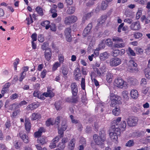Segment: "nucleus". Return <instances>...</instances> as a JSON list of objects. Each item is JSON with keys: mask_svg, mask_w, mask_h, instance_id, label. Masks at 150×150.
Segmentation results:
<instances>
[{"mask_svg": "<svg viewBox=\"0 0 150 150\" xmlns=\"http://www.w3.org/2000/svg\"><path fill=\"white\" fill-rule=\"evenodd\" d=\"M100 136H98L96 134H94L93 135V139L95 143L97 145L101 146L104 144V142L106 140V134L104 131L100 132Z\"/></svg>", "mask_w": 150, "mask_h": 150, "instance_id": "obj_1", "label": "nucleus"}, {"mask_svg": "<svg viewBox=\"0 0 150 150\" xmlns=\"http://www.w3.org/2000/svg\"><path fill=\"white\" fill-rule=\"evenodd\" d=\"M110 98L111 100L110 106L114 107L117 104L120 105L122 103L121 97L117 95H115L114 93H110Z\"/></svg>", "mask_w": 150, "mask_h": 150, "instance_id": "obj_2", "label": "nucleus"}, {"mask_svg": "<svg viewBox=\"0 0 150 150\" xmlns=\"http://www.w3.org/2000/svg\"><path fill=\"white\" fill-rule=\"evenodd\" d=\"M77 19V17L74 15L69 16L65 18L64 23L66 25H69L76 22Z\"/></svg>", "mask_w": 150, "mask_h": 150, "instance_id": "obj_3", "label": "nucleus"}, {"mask_svg": "<svg viewBox=\"0 0 150 150\" xmlns=\"http://www.w3.org/2000/svg\"><path fill=\"white\" fill-rule=\"evenodd\" d=\"M121 63V60L117 57H113L110 59L109 61L110 66L111 67L117 66Z\"/></svg>", "mask_w": 150, "mask_h": 150, "instance_id": "obj_4", "label": "nucleus"}, {"mask_svg": "<svg viewBox=\"0 0 150 150\" xmlns=\"http://www.w3.org/2000/svg\"><path fill=\"white\" fill-rule=\"evenodd\" d=\"M127 125L130 127L135 126L138 121L137 118L133 116L129 117L127 119Z\"/></svg>", "mask_w": 150, "mask_h": 150, "instance_id": "obj_5", "label": "nucleus"}, {"mask_svg": "<svg viewBox=\"0 0 150 150\" xmlns=\"http://www.w3.org/2000/svg\"><path fill=\"white\" fill-rule=\"evenodd\" d=\"M71 28L70 27L66 28L64 30V35L66 36L67 40L69 42H70L72 40L71 35Z\"/></svg>", "mask_w": 150, "mask_h": 150, "instance_id": "obj_6", "label": "nucleus"}, {"mask_svg": "<svg viewBox=\"0 0 150 150\" xmlns=\"http://www.w3.org/2000/svg\"><path fill=\"white\" fill-rule=\"evenodd\" d=\"M106 71V67L103 65L99 68H96L95 72L97 75L100 76H101Z\"/></svg>", "mask_w": 150, "mask_h": 150, "instance_id": "obj_7", "label": "nucleus"}, {"mask_svg": "<svg viewBox=\"0 0 150 150\" xmlns=\"http://www.w3.org/2000/svg\"><path fill=\"white\" fill-rule=\"evenodd\" d=\"M71 88L73 96H76L78 92V86L75 82L72 83L71 85Z\"/></svg>", "mask_w": 150, "mask_h": 150, "instance_id": "obj_8", "label": "nucleus"}, {"mask_svg": "<svg viewBox=\"0 0 150 150\" xmlns=\"http://www.w3.org/2000/svg\"><path fill=\"white\" fill-rule=\"evenodd\" d=\"M130 28L134 30H138L141 28L140 23L139 21H136L133 23L130 26Z\"/></svg>", "mask_w": 150, "mask_h": 150, "instance_id": "obj_9", "label": "nucleus"}, {"mask_svg": "<svg viewBox=\"0 0 150 150\" xmlns=\"http://www.w3.org/2000/svg\"><path fill=\"white\" fill-rule=\"evenodd\" d=\"M115 85L118 87H121L123 85H126V83H125V81L121 78H118L115 79Z\"/></svg>", "mask_w": 150, "mask_h": 150, "instance_id": "obj_10", "label": "nucleus"}, {"mask_svg": "<svg viewBox=\"0 0 150 150\" xmlns=\"http://www.w3.org/2000/svg\"><path fill=\"white\" fill-rule=\"evenodd\" d=\"M44 56L46 59L49 61L51 59L52 56V50L50 48H48L45 51Z\"/></svg>", "mask_w": 150, "mask_h": 150, "instance_id": "obj_11", "label": "nucleus"}, {"mask_svg": "<svg viewBox=\"0 0 150 150\" xmlns=\"http://www.w3.org/2000/svg\"><path fill=\"white\" fill-rule=\"evenodd\" d=\"M92 23H91L88 24L87 27L83 31V35L84 37L86 36L91 31L92 28Z\"/></svg>", "mask_w": 150, "mask_h": 150, "instance_id": "obj_12", "label": "nucleus"}, {"mask_svg": "<svg viewBox=\"0 0 150 150\" xmlns=\"http://www.w3.org/2000/svg\"><path fill=\"white\" fill-rule=\"evenodd\" d=\"M19 136L24 142L27 143L29 141L28 137L25 134H23L22 133L20 132L19 134Z\"/></svg>", "mask_w": 150, "mask_h": 150, "instance_id": "obj_13", "label": "nucleus"}, {"mask_svg": "<svg viewBox=\"0 0 150 150\" xmlns=\"http://www.w3.org/2000/svg\"><path fill=\"white\" fill-rule=\"evenodd\" d=\"M109 56V54L107 52H104L100 54L99 58L101 60L104 61L108 58Z\"/></svg>", "mask_w": 150, "mask_h": 150, "instance_id": "obj_14", "label": "nucleus"}, {"mask_svg": "<svg viewBox=\"0 0 150 150\" xmlns=\"http://www.w3.org/2000/svg\"><path fill=\"white\" fill-rule=\"evenodd\" d=\"M75 144V140L74 139H71L68 144V149L70 150H73L74 148Z\"/></svg>", "mask_w": 150, "mask_h": 150, "instance_id": "obj_15", "label": "nucleus"}, {"mask_svg": "<svg viewBox=\"0 0 150 150\" xmlns=\"http://www.w3.org/2000/svg\"><path fill=\"white\" fill-rule=\"evenodd\" d=\"M130 95L132 98L136 99L138 97V91L135 90H132L131 92Z\"/></svg>", "mask_w": 150, "mask_h": 150, "instance_id": "obj_16", "label": "nucleus"}, {"mask_svg": "<svg viewBox=\"0 0 150 150\" xmlns=\"http://www.w3.org/2000/svg\"><path fill=\"white\" fill-rule=\"evenodd\" d=\"M46 138L43 136L39 137L37 139L38 143H40L42 145L45 144L46 143Z\"/></svg>", "mask_w": 150, "mask_h": 150, "instance_id": "obj_17", "label": "nucleus"}, {"mask_svg": "<svg viewBox=\"0 0 150 150\" xmlns=\"http://www.w3.org/2000/svg\"><path fill=\"white\" fill-rule=\"evenodd\" d=\"M25 129L27 132H29L30 130L31 125V124L28 120H25Z\"/></svg>", "mask_w": 150, "mask_h": 150, "instance_id": "obj_18", "label": "nucleus"}, {"mask_svg": "<svg viewBox=\"0 0 150 150\" xmlns=\"http://www.w3.org/2000/svg\"><path fill=\"white\" fill-rule=\"evenodd\" d=\"M75 10V8L73 6L69 7L67 11V13L69 15L73 14Z\"/></svg>", "mask_w": 150, "mask_h": 150, "instance_id": "obj_19", "label": "nucleus"}, {"mask_svg": "<svg viewBox=\"0 0 150 150\" xmlns=\"http://www.w3.org/2000/svg\"><path fill=\"white\" fill-rule=\"evenodd\" d=\"M38 106L39 105L38 104L34 103L29 105L27 107L28 108H29V109L32 110L36 109L38 108Z\"/></svg>", "mask_w": 150, "mask_h": 150, "instance_id": "obj_20", "label": "nucleus"}, {"mask_svg": "<svg viewBox=\"0 0 150 150\" xmlns=\"http://www.w3.org/2000/svg\"><path fill=\"white\" fill-rule=\"evenodd\" d=\"M41 117L40 115L38 113H34L32 114L31 117L32 119L34 120Z\"/></svg>", "mask_w": 150, "mask_h": 150, "instance_id": "obj_21", "label": "nucleus"}, {"mask_svg": "<svg viewBox=\"0 0 150 150\" xmlns=\"http://www.w3.org/2000/svg\"><path fill=\"white\" fill-rule=\"evenodd\" d=\"M110 138L112 140H117L118 139L117 136L118 135L112 132H110L109 134Z\"/></svg>", "mask_w": 150, "mask_h": 150, "instance_id": "obj_22", "label": "nucleus"}, {"mask_svg": "<svg viewBox=\"0 0 150 150\" xmlns=\"http://www.w3.org/2000/svg\"><path fill=\"white\" fill-rule=\"evenodd\" d=\"M74 75L78 76H81V72L80 69L79 68H76L74 71Z\"/></svg>", "mask_w": 150, "mask_h": 150, "instance_id": "obj_23", "label": "nucleus"}, {"mask_svg": "<svg viewBox=\"0 0 150 150\" xmlns=\"http://www.w3.org/2000/svg\"><path fill=\"white\" fill-rule=\"evenodd\" d=\"M120 110L119 108H116L112 111V112L113 115L115 116H118L120 114Z\"/></svg>", "mask_w": 150, "mask_h": 150, "instance_id": "obj_24", "label": "nucleus"}, {"mask_svg": "<svg viewBox=\"0 0 150 150\" xmlns=\"http://www.w3.org/2000/svg\"><path fill=\"white\" fill-rule=\"evenodd\" d=\"M106 80L109 83H110L112 81V74L110 73H108L106 74Z\"/></svg>", "mask_w": 150, "mask_h": 150, "instance_id": "obj_25", "label": "nucleus"}, {"mask_svg": "<svg viewBox=\"0 0 150 150\" xmlns=\"http://www.w3.org/2000/svg\"><path fill=\"white\" fill-rule=\"evenodd\" d=\"M111 128L112 129H120L121 128L120 127V125H118L117 123L114 122L112 123Z\"/></svg>", "mask_w": 150, "mask_h": 150, "instance_id": "obj_26", "label": "nucleus"}, {"mask_svg": "<svg viewBox=\"0 0 150 150\" xmlns=\"http://www.w3.org/2000/svg\"><path fill=\"white\" fill-rule=\"evenodd\" d=\"M134 49L137 54H143V51L142 49L138 47H136L134 48Z\"/></svg>", "mask_w": 150, "mask_h": 150, "instance_id": "obj_27", "label": "nucleus"}, {"mask_svg": "<svg viewBox=\"0 0 150 150\" xmlns=\"http://www.w3.org/2000/svg\"><path fill=\"white\" fill-rule=\"evenodd\" d=\"M129 65L131 67H134L137 68V64L133 60L129 61Z\"/></svg>", "mask_w": 150, "mask_h": 150, "instance_id": "obj_28", "label": "nucleus"}, {"mask_svg": "<svg viewBox=\"0 0 150 150\" xmlns=\"http://www.w3.org/2000/svg\"><path fill=\"white\" fill-rule=\"evenodd\" d=\"M128 94V92L126 91H123L122 92V95L123 97L126 100H127L129 98Z\"/></svg>", "mask_w": 150, "mask_h": 150, "instance_id": "obj_29", "label": "nucleus"}, {"mask_svg": "<svg viewBox=\"0 0 150 150\" xmlns=\"http://www.w3.org/2000/svg\"><path fill=\"white\" fill-rule=\"evenodd\" d=\"M35 10L40 15L42 16L43 15V12L41 8L38 7L36 8Z\"/></svg>", "mask_w": 150, "mask_h": 150, "instance_id": "obj_30", "label": "nucleus"}, {"mask_svg": "<svg viewBox=\"0 0 150 150\" xmlns=\"http://www.w3.org/2000/svg\"><path fill=\"white\" fill-rule=\"evenodd\" d=\"M127 54L132 56H135L136 55L135 53L130 47H129L128 48Z\"/></svg>", "mask_w": 150, "mask_h": 150, "instance_id": "obj_31", "label": "nucleus"}, {"mask_svg": "<svg viewBox=\"0 0 150 150\" xmlns=\"http://www.w3.org/2000/svg\"><path fill=\"white\" fill-rule=\"evenodd\" d=\"M112 40L114 42H115L117 43L123 42L122 39L118 37H114L112 38Z\"/></svg>", "mask_w": 150, "mask_h": 150, "instance_id": "obj_32", "label": "nucleus"}, {"mask_svg": "<svg viewBox=\"0 0 150 150\" xmlns=\"http://www.w3.org/2000/svg\"><path fill=\"white\" fill-rule=\"evenodd\" d=\"M142 36V34L139 32L135 33L134 35V37L137 39H139Z\"/></svg>", "mask_w": 150, "mask_h": 150, "instance_id": "obj_33", "label": "nucleus"}, {"mask_svg": "<svg viewBox=\"0 0 150 150\" xmlns=\"http://www.w3.org/2000/svg\"><path fill=\"white\" fill-rule=\"evenodd\" d=\"M120 50H115L113 51L112 53V55L114 57H116L119 55H120Z\"/></svg>", "mask_w": 150, "mask_h": 150, "instance_id": "obj_34", "label": "nucleus"}, {"mask_svg": "<svg viewBox=\"0 0 150 150\" xmlns=\"http://www.w3.org/2000/svg\"><path fill=\"white\" fill-rule=\"evenodd\" d=\"M134 142L133 140H129L126 143V146L130 147L134 145Z\"/></svg>", "mask_w": 150, "mask_h": 150, "instance_id": "obj_35", "label": "nucleus"}, {"mask_svg": "<svg viewBox=\"0 0 150 150\" xmlns=\"http://www.w3.org/2000/svg\"><path fill=\"white\" fill-rule=\"evenodd\" d=\"M68 73V68L66 67H62V73L64 75H67Z\"/></svg>", "mask_w": 150, "mask_h": 150, "instance_id": "obj_36", "label": "nucleus"}, {"mask_svg": "<svg viewBox=\"0 0 150 150\" xmlns=\"http://www.w3.org/2000/svg\"><path fill=\"white\" fill-rule=\"evenodd\" d=\"M79 97H78L74 96H72L71 98V103H76L78 102Z\"/></svg>", "mask_w": 150, "mask_h": 150, "instance_id": "obj_37", "label": "nucleus"}, {"mask_svg": "<svg viewBox=\"0 0 150 150\" xmlns=\"http://www.w3.org/2000/svg\"><path fill=\"white\" fill-rule=\"evenodd\" d=\"M105 43L109 47H111L112 45V42L111 39H108L106 40Z\"/></svg>", "mask_w": 150, "mask_h": 150, "instance_id": "obj_38", "label": "nucleus"}, {"mask_svg": "<svg viewBox=\"0 0 150 150\" xmlns=\"http://www.w3.org/2000/svg\"><path fill=\"white\" fill-rule=\"evenodd\" d=\"M108 5L104 1L102 2L101 4V9L103 10H104L106 9Z\"/></svg>", "mask_w": 150, "mask_h": 150, "instance_id": "obj_39", "label": "nucleus"}, {"mask_svg": "<svg viewBox=\"0 0 150 150\" xmlns=\"http://www.w3.org/2000/svg\"><path fill=\"white\" fill-rule=\"evenodd\" d=\"M70 117L71 119V122L73 123L76 124L78 123L79 121L75 119H74V117L72 115H70Z\"/></svg>", "mask_w": 150, "mask_h": 150, "instance_id": "obj_40", "label": "nucleus"}, {"mask_svg": "<svg viewBox=\"0 0 150 150\" xmlns=\"http://www.w3.org/2000/svg\"><path fill=\"white\" fill-rule=\"evenodd\" d=\"M85 79L84 78H82L81 81V86L82 88L84 90L85 89Z\"/></svg>", "mask_w": 150, "mask_h": 150, "instance_id": "obj_41", "label": "nucleus"}, {"mask_svg": "<svg viewBox=\"0 0 150 150\" xmlns=\"http://www.w3.org/2000/svg\"><path fill=\"white\" fill-rule=\"evenodd\" d=\"M107 18V16H102L100 19L98 20H100V23H103L105 20H106Z\"/></svg>", "mask_w": 150, "mask_h": 150, "instance_id": "obj_42", "label": "nucleus"}, {"mask_svg": "<svg viewBox=\"0 0 150 150\" xmlns=\"http://www.w3.org/2000/svg\"><path fill=\"white\" fill-rule=\"evenodd\" d=\"M46 124L47 126H50V125H53V123L52 121V119L50 118L47 120L46 122Z\"/></svg>", "mask_w": 150, "mask_h": 150, "instance_id": "obj_43", "label": "nucleus"}, {"mask_svg": "<svg viewBox=\"0 0 150 150\" xmlns=\"http://www.w3.org/2000/svg\"><path fill=\"white\" fill-rule=\"evenodd\" d=\"M144 73L146 77L148 79H150V71L149 70H146Z\"/></svg>", "mask_w": 150, "mask_h": 150, "instance_id": "obj_44", "label": "nucleus"}, {"mask_svg": "<svg viewBox=\"0 0 150 150\" xmlns=\"http://www.w3.org/2000/svg\"><path fill=\"white\" fill-rule=\"evenodd\" d=\"M26 75V73H24V72H22L21 74L20 77L19 79V80L20 81H22L23 79L24 78Z\"/></svg>", "mask_w": 150, "mask_h": 150, "instance_id": "obj_45", "label": "nucleus"}, {"mask_svg": "<svg viewBox=\"0 0 150 150\" xmlns=\"http://www.w3.org/2000/svg\"><path fill=\"white\" fill-rule=\"evenodd\" d=\"M120 126V128H122L124 129L126 126V124L125 121H122Z\"/></svg>", "mask_w": 150, "mask_h": 150, "instance_id": "obj_46", "label": "nucleus"}, {"mask_svg": "<svg viewBox=\"0 0 150 150\" xmlns=\"http://www.w3.org/2000/svg\"><path fill=\"white\" fill-rule=\"evenodd\" d=\"M58 146L59 147V148H60V149L63 150L65 148V144H64L62 143L61 142L59 143Z\"/></svg>", "mask_w": 150, "mask_h": 150, "instance_id": "obj_47", "label": "nucleus"}, {"mask_svg": "<svg viewBox=\"0 0 150 150\" xmlns=\"http://www.w3.org/2000/svg\"><path fill=\"white\" fill-rule=\"evenodd\" d=\"M124 45L123 43H117L114 45V47H115L120 48L123 47Z\"/></svg>", "mask_w": 150, "mask_h": 150, "instance_id": "obj_48", "label": "nucleus"}, {"mask_svg": "<svg viewBox=\"0 0 150 150\" xmlns=\"http://www.w3.org/2000/svg\"><path fill=\"white\" fill-rule=\"evenodd\" d=\"M81 99V101L82 103H87L86 95V94L83 95Z\"/></svg>", "mask_w": 150, "mask_h": 150, "instance_id": "obj_49", "label": "nucleus"}, {"mask_svg": "<svg viewBox=\"0 0 150 150\" xmlns=\"http://www.w3.org/2000/svg\"><path fill=\"white\" fill-rule=\"evenodd\" d=\"M55 107L57 110H59L60 108H61V104L59 102H57L55 104Z\"/></svg>", "mask_w": 150, "mask_h": 150, "instance_id": "obj_50", "label": "nucleus"}, {"mask_svg": "<svg viewBox=\"0 0 150 150\" xmlns=\"http://www.w3.org/2000/svg\"><path fill=\"white\" fill-rule=\"evenodd\" d=\"M135 1L140 4H144L147 2L146 0H135Z\"/></svg>", "mask_w": 150, "mask_h": 150, "instance_id": "obj_51", "label": "nucleus"}, {"mask_svg": "<svg viewBox=\"0 0 150 150\" xmlns=\"http://www.w3.org/2000/svg\"><path fill=\"white\" fill-rule=\"evenodd\" d=\"M60 64L58 62H56L54 64L53 67L52 69L54 70H56L58 67L60 66Z\"/></svg>", "mask_w": 150, "mask_h": 150, "instance_id": "obj_52", "label": "nucleus"}, {"mask_svg": "<svg viewBox=\"0 0 150 150\" xmlns=\"http://www.w3.org/2000/svg\"><path fill=\"white\" fill-rule=\"evenodd\" d=\"M112 129L113 132H111L114 133L118 135H119L120 133V129Z\"/></svg>", "mask_w": 150, "mask_h": 150, "instance_id": "obj_53", "label": "nucleus"}, {"mask_svg": "<svg viewBox=\"0 0 150 150\" xmlns=\"http://www.w3.org/2000/svg\"><path fill=\"white\" fill-rule=\"evenodd\" d=\"M50 29L52 31L55 32L56 30V27L55 24H52L50 26Z\"/></svg>", "mask_w": 150, "mask_h": 150, "instance_id": "obj_54", "label": "nucleus"}, {"mask_svg": "<svg viewBox=\"0 0 150 150\" xmlns=\"http://www.w3.org/2000/svg\"><path fill=\"white\" fill-rule=\"evenodd\" d=\"M50 23V22L48 21H44L42 22L41 23V25L43 26H45L48 25H49Z\"/></svg>", "mask_w": 150, "mask_h": 150, "instance_id": "obj_55", "label": "nucleus"}, {"mask_svg": "<svg viewBox=\"0 0 150 150\" xmlns=\"http://www.w3.org/2000/svg\"><path fill=\"white\" fill-rule=\"evenodd\" d=\"M18 97V95L16 93H15L14 94L10 96L11 99L12 100H13L15 99H16Z\"/></svg>", "mask_w": 150, "mask_h": 150, "instance_id": "obj_56", "label": "nucleus"}, {"mask_svg": "<svg viewBox=\"0 0 150 150\" xmlns=\"http://www.w3.org/2000/svg\"><path fill=\"white\" fill-rule=\"evenodd\" d=\"M38 40L41 42H42L44 41V39L42 35H38Z\"/></svg>", "mask_w": 150, "mask_h": 150, "instance_id": "obj_57", "label": "nucleus"}, {"mask_svg": "<svg viewBox=\"0 0 150 150\" xmlns=\"http://www.w3.org/2000/svg\"><path fill=\"white\" fill-rule=\"evenodd\" d=\"M149 90L148 88L144 87L142 88V93L144 94H146Z\"/></svg>", "mask_w": 150, "mask_h": 150, "instance_id": "obj_58", "label": "nucleus"}, {"mask_svg": "<svg viewBox=\"0 0 150 150\" xmlns=\"http://www.w3.org/2000/svg\"><path fill=\"white\" fill-rule=\"evenodd\" d=\"M47 92L49 93L51 97H52L54 96V93H53L52 91L50 89V88H48V90Z\"/></svg>", "mask_w": 150, "mask_h": 150, "instance_id": "obj_59", "label": "nucleus"}, {"mask_svg": "<svg viewBox=\"0 0 150 150\" xmlns=\"http://www.w3.org/2000/svg\"><path fill=\"white\" fill-rule=\"evenodd\" d=\"M37 35L36 33H34L32 34L31 37L33 40V41H34L37 40Z\"/></svg>", "mask_w": 150, "mask_h": 150, "instance_id": "obj_60", "label": "nucleus"}, {"mask_svg": "<svg viewBox=\"0 0 150 150\" xmlns=\"http://www.w3.org/2000/svg\"><path fill=\"white\" fill-rule=\"evenodd\" d=\"M60 138V137L59 136H56L54 139H53V142L55 143V144H56L59 141V139Z\"/></svg>", "mask_w": 150, "mask_h": 150, "instance_id": "obj_61", "label": "nucleus"}, {"mask_svg": "<svg viewBox=\"0 0 150 150\" xmlns=\"http://www.w3.org/2000/svg\"><path fill=\"white\" fill-rule=\"evenodd\" d=\"M60 119L59 117H57L55 121L54 124L57 125H59L60 123Z\"/></svg>", "mask_w": 150, "mask_h": 150, "instance_id": "obj_62", "label": "nucleus"}, {"mask_svg": "<svg viewBox=\"0 0 150 150\" xmlns=\"http://www.w3.org/2000/svg\"><path fill=\"white\" fill-rule=\"evenodd\" d=\"M146 84V79L144 78L142 79L140 84L142 86H144Z\"/></svg>", "mask_w": 150, "mask_h": 150, "instance_id": "obj_63", "label": "nucleus"}, {"mask_svg": "<svg viewBox=\"0 0 150 150\" xmlns=\"http://www.w3.org/2000/svg\"><path fill=\"white\" fill-rule=\"evenodd\" d=\"M91 16V13H88L85 14L83 16V18L86 19L88 18H90Z\"/></svg>", "mask_w": 150, "mask_h": 150, "instance_id": "obj_64", "label": "nucleus"}]
</instances>
